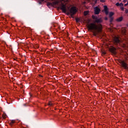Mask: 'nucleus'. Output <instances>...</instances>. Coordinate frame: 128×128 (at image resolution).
<instances>
[{"instance_id":"1","label":"nucleus","mask_w":128,"mask_h":128,"mask_svg":"<svg viewBox=\"0 0 128 128\" xmlns=\"http://www.w3.org/2000/svg\"><path fill=\"white\" fill-rule=\"evenodd\" d=\"M88 29L90 30H93L94 36H96L98 34L97 32H101L102 30V25L99 24L97 26L94 23H91L88 25Z\"/></svg>"},{"instance_id":"2","label":"nucleus","mask_w":128,"mask_h":128,"mask_svg":"<svg viewBox=\"0 0 128 128\" xmlns=\"http://www.w3.org/2000/svg\"><path fill=\"white\" fill-rule=\"evenodd\" d=\"M92 18L94 20V22L98 24H100L102 23V18H98V17L97 16H94V15H92Z\"/></svg>"},{"instance_id":"3","label":"nucleus","mask_w":128,"mask_h":128,"mask_svg":"<svg viewBox=\"0 0 128 128\" xmlns=\"http://www.w3.org/2000/svg\"><path fill=\"white\" fill-rule=\"evenodd\" d=\"M78 10H76V6H72L70 10V12L68 13V15L70 14V16L71 18H73V16L76 14V12Z\"/></svg>"},{"instance_id":"4","label":"nucleus","mask_w":128,"mask_h":128,"mask_svg":"<svg viewBox=\"0 0 128 128\" xmlns=\"http://www.w3.org/2000/svg\"><path fill=\"white\" fill-rule=\"evenodd\" d=\"M60 8L62 10V12H63L64 13L66 12V7L64 4L62 3L60 4Z\"/></svg>"},{"instance_id":"5","label":"nucleus","mask_w":128,"mask_h":128,"mask_svg":"<svg viewBox=\"0 0 128 128\" xmlns=\"http://www.w3.org/2000/svg\"><path fill=\"white\" fill-rule=\"evenodd\" d=\"M120 64H121V66H122L124 70H128V64L126 63V62H124V60H121L120 62Z\"/></svg>"},{"instance_id":"6","label":"nucleus","mask_w":128,"mask_h":128,"mask_svg":"<svg viewBox=\"0 0 128 128\" xmlns=\"http://www.w3.org/2000/svg\"><path fill=\"white\" fill-rule=\"evenodd\" d=\"M114 43H115V44H118L120 40H119V38L116 36H115V37H114Z\"/></svg>"},{"instance_id":"7","label":"nucleus","mask_w":128,"mask_h":128,"mask_svg":"<svg viewBox=\"0 0 128 128\" xmlns=\"http://www.w3.org/2000/svg\"><path fill=\"white\" fill-rule=\"evenodd\" d=\"M100 8H98V6H96L94 9V14H100Z\"/></svg>"},{"instance_id":"8","label":"nucleus","mask_w":128,"mask_h":128,"mask_svg":"<svg viewBox=\"0 0 128 128\" xmlns=\"http://www.w3.org/2000/svg\"><path fill=\"white\" fill-rule=\"evenodd\" d=\"M110 51L113 54H116V48H110Z\"/></svg>"},{"instance_id":"9","label":"nucleus","mask_w":128,"mask_h":128,"mask_svg":"<svg viewBox=\"0 0 128 128\" xmlns=\"http://www.w3.org/2000/svg\"><path fill=\"white\" fill-rule=\"evenodd\" d=\"M104 10L106 14H108V8L106 6H104Z\"/></svg>"},{"instance_id":"10","label":"nucleus","mask_w":128,"mask_h":128,"mask_svg":"<svg viewBox=\"0 0 128 128\" xmlns=\"http://www.w3.org/2000/svg\"><path fill=\"white\" fill-rule=\"evenodd\" d=\"M123 18L122 16H120V18L116 19V22H121L122 21Z\"/></svg>"},{"instance_id":"11","label":"nucleus","mask_w":128,"mask_h":128,"mask_svg":"<svg viewBox=\"0 0 128 128\" xmlns=\"http://www.w3.org/2000/svg\"><path fill=\"white\" fill-rule=\"evenodd\" d=\"M114 14L113 12H110L109 14V18H112V16H114Z\"/></svg>"},{"instance_id":"12","label":"nucleus","mask_w":128,"mask_h":128,"mask_svg":"<svg viewBox=\"0 0 128 128\" xmlns=\"http://www.w3.org/2000/svg\"><path fill=\"white\" fill-rule=\"evenodd\" d=\"M89 12L88 11H84V16H87Z\"/></svg>"},{"instance_id":"13","label":"nucleus","mask_w":128,"mask_h":128,"mask_svg":"<svg viewBox=\"0 0 128 128\" xmlns=\"http://www.w3.org/2000/svg\"><path fill=\"white\" fill-rule=\"evenodd\" d=\"M48 105L50 106H52V103L51 102H49L48 103Z\"/></svg>"},{"instance_id":"14","label":"nucleus","mask_w":128,"mask_h":128,"mask_svg":"<svg viewBox=\"0 0 128 128\" xmlns=\"http://www.w3.org/2000/svg\"><path fill=\"white\" fill-rule=\"evenodd\" d=\"M110 22H113L114 18L112 17H110Z\"/></svg>"},{"instance_id":"15","label":"nucleus","mask_w":128,"mask_h":128,"mask_svg":"<svg viewBox=\"0 0 128 128\" xmlns=\"http://www.w3.org/2000/svg\"><path fill=\"white\" fill-rule=\"evenodd\" d=\"M14 123H15V121L14 120H11V122H10V124L12 125Z\"/></svg>"},{"instance_id":"16","label":"nucleus","mask_w":128,"mask_h":128,"mask_svg":"<svg viewBox=\"0 0 128 128\" xmlns=\"http://www.w3.org/2000/svg\"><path fill=\"white\" fill-rule=\"evenodd\" d=\"M6 115H2V118L3 119H6Z\"/></svg>"},{"instance_id":"17","label":"nucleus","mask_w":128,"mask_h":128,"mask_svg":"<svg viewBox=\"0 0 128 128\" xmlns=\"http://www.w3.org/2000/svg\"><path fill=\"white\" fill-rule=\"evenodd\" d=\"M118 6H120L121 7H124V4H122V3H120Z\"/></svg>"},{"instance_id":"18","label":"nucleus","mask_w":128,"mask_h":128,"mask_svg":"<svg viewBox=\"0 0 128 128\" xmlns=\"http://www.w3.org/2000/svg\"><path fill=\"white\" fill-rule=\"evenodd\" d=\"M106 54V52H105L104 51H102V54L105 55Z\"/></svg>"},{"instance_id":"19","label":"nucleus","mask_w":128,"mask_h":128,"mask_svg":"<svg viewBox=\"0 0 128 128\" xmlns=\"http://www.w3.org/2000/svg\"><path fill=\"white\" fill-rule=\"evenodd\" d=\"M120 5V4H119L118 2H117L116 4V6H118Z\"/></svg>"},{"instance_id":"20","label":"nucleus","mask_w":128,"mask_h":128,"mask_svg":"<svg viewBox=\"0 0 128 128\" xmlns=\"http://www.w3.org/2000/svg\"><path fill=\"white\" fill-rule=\"evenodd\" d=\"M128 6V3L127 4H124V6Z\"/></svg>"},{"instance_id":"21","label":"nucleus","mask_w":128,"mask_h":128,"mask_svg":"<svg viewBox=\"0 0 128 128\" xmlns=\"http://www.w3.org/2000/svg\"><path fill=\"white\" fill-rule=\"evenodd\" d=\"M98 0H95L94 3H95V4H97V3H98Z\"/></svg>"},{"instance_id":"22","label":"nucleus","mask_w":128,"mask_h":128,"mask_svg":"<svg viewBox=\"0 0 128 128\" xmlns=\"http://www.w3.org/2000/svg\"><path fill=\"white\" fill-rule=\"evenodd\" d=\"M100 2H105V0H100Z\"/></svg>"},{"instance_id":"23","label":"nucleus","mask_w":128,"mask_h":128,"mask_svg":"<svg viewBox=\"0 0 128 128\" xmlns=\"http://www.w3.org/2000/svg\"><path fill=\"white\" fill-rule=\"evenodd\" d=\"M120 9H121V10H122V11H124V6H123V7H121V8H120Z\"/></svg>"},{"instance_id":"24","label":"nucleus","mask_w":128,"mask_h":128,"mask_svg":"<svg viewBox=\"0 0 128 128\" xmlns=\"http://www.w3.org/2000/svg\"><path fill=\"white\" fill-rule=\"evenodd\" d=\"M108 18L107 17L104 18V20H108Z\"/></svg>"},{"instance_id":"25","label":"nucleus","mask_w":128,"mask_h":128,"mask_svg":"<svg viewBox=\"0 0 128 128\" xmlns=\"http://www.w3.org/2000/svg\"><path fill=\"white\" fill-rule=\"evenodd\" d=\"M23 106H24L26 107L27 106V104H24Z\"/></svg>"},{"instance_id":"26","label":"nucleus","mask_w":128,"mask_h":128,"mask_svg":"<svg viewBox=\"0 0 128 128\" xmlns=\"http://www.w3.org/2000/svg\"><path fill=\"white\" fill-rule=\"evenodd\" d=\"M126 0H123V2H124V3H126Z\"/></svg>"},{"instance_id":"27","label":"nucleus","mask_w":128,"mask_h":128,"mask_svg":"<svg viewBox=\"0 0 128 128\" xmlns=\"http://www.w3.org/2000/svg\"><path fill=\"white\" fill-rule=\"evenodd\" d=\"M90 22V20H88V22Z\"/></svg>"},{"instance_id":"28","label":"nucleus","mask_w":128,"mask_h":128,"mask_svg":"<svg viewBox=\"0 0 128 128\" xmlns=\"http://www.w3.org/2000/svg\"><path fill=\"white\" fill-rule=\"evenodd\" d=\"M58 4V2H56V4Z\"/></svg>"},{"instance_id":"29","label":"nucleus","mask_w":128,"mask_h":128,"mask_svg":"<svg viewBox=\"0 0 128 128\" xmlns=\"http://www.w3.org/2000/svg\"><path fill=\"white\" fill-rule=\"evenodd\" d=\"M30 96H32V94H30Z\"/></svg>"},{"instance_id":"30","label":"nucleus","mask_w":128,"mask_h":128,"mask_svg":"<svg viewBox=\"0 0 128 128\" xmlns=\"http://www.w3.org/2000/svg\"><path fill=\"white\" fill-rule=\"evenodd\" d=\"M54 27H56V26H54Z\"/></svg>"},{"instance_id":"31","label":"nucleus","mask_w":128,"mask_h":128,"mask_svg":"<svg viewBox=\"0 0 128 128\" xmlns=\"http://www.w3.org/2000/svg\"><path fill=\"white\" fill-rule=\"evenodd\" d=\"M41 77H42V76H41Z\"/></svg>"},{"instance_id":"32","label":"nucleus","mask_w":128,"mask_h":128,"mask_svg":"<svg viewBox=\"0 0 128 128\" xmlns=\"http://www.w3.org/2000/svg\"><path fill=\"white\" fill-rule=\"evenodd\" d=\"M42 1H44V0H42Z\"/></svg>"}]
</instances>
